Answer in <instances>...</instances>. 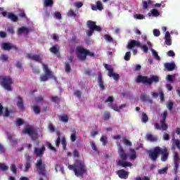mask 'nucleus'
Listing matches in <instances>:
<instances>
[{
	"instance_id": "nucleus-60",
	"label": "nucleus",
	"mask_w": 180,
	"mask_h": 180,
	"mask_svg": "<svg viewBox=\"0 0 180 180\" xmlns=\"http://www.w3.org/2000/svg\"><path fill=\"white\" fill-rule=\"evenodd\" d=\"M114 98L113 96H109L106 100H105V103H108L110 102V103H112L113 102Z\"/></svg>"
},
{
	"instance_id": "nucleus-22",
	"label": "nucleus",
	"mask_w": 180,
	"mask_h": 180,
	"mask_svg": "<svg viewBox=\"0 0 180 180\" xmlns=\"http://www.w3.org/2000/svg\"><path fill=\"white\" fill-rule=\"evenodd\" d=\"M96 5L91 6L92 11H102L103 9V5L101 1H96Z\"/></svg>"
},
{
	"instance_id": "nucleus-38",
	"label": "nucleus",
	"mask_w": 180,
	"mask_h": 180,
	"mask_svg": "<svg viewBox=\"0 0 180 180\" xmlns=\"http://www.w3.org/2000/svg\"><path fill=\"white\" fill-rule=\"evenodd\" d=\"M167 108L169 112H172V109H174V102L168 101L167 103Z\"/></svg>"
},
{
	"instance_id": "nucleus-11",
	"label": "nucleus",
	"mask_w": 180,
	"mask_h": 180,
	"mask_svg": "<svg viewBox=\"0 0 180 180\" xmlns=\"http://www.w3.org/2000/svg\"><path fill=\"white\" fill-rule=\"evenodd\" d=\"M104 67L105 68V70H108V77H110V78H113V79H115V81H119V79L120 78V76L119 75V74H116L115 72H113V68H112L110 65L108 64H104Z\"/></svg>"
},
{
	"instance_id": "nucleus-28",
	"label": "nucleus",
	"mask_w": 180,
	"mask_h": 180,
	"mask_svg": "<svg viewBox=\"0 0 180 180\" xmlns=\"http://www.w3.org/2000/svg\"><path fill=\"white\" fill-rule=\"evenodd\" d=\"M109 108L111 109H113V110H115V112H119V110L123 109V108H126V104H123L118 108L115 107L113 104H108Z\"/></svg>"
},
{
	"instance_id": "nucleus-26",
	"label": "nucleus",
	"mask_w": 180,
	"mask_h": 180,
	"mask_svg": "<svg viewBox=\"0 0 180 180\" xmlns=\"http://www.w3.org/2000/svg\"><path fill=\"white\" fill-rule=\"evenodd\" d=\"M146 140H148V141H151L152 143H154L155 141H157V140H158L157 136H154L151 134H147L146 136Z\"/></svg>"
},
{
	"instance_id": "nucleus-37",
	"label": "nucleus",
	"mask_w": 180,
	"mask_h": 180,
	"mask_svg": "<svg viewBox=\"0 0 180 180\" xmlns=\"http://www.w3.org/2000/svg\"><path fill=\"white\" fill-rule=\"evenodd\" d=\"M141 122L142 123H147L148 122V115L146 114V112L142 113V117H141Z\"/></svg>"
},
{
	"instance_id": "nucleus-41",
	"label": "nucleus",
	"mask_w": 180,
	"mask_h": 180,
	"mask_svg": "<svg viewBox=\"0 0 180 180\" xmlns=\"http://www.w3.org/2000/svg\"><path fill=\"white\" fill-rule=\"evenodd\" d=\"M104 120H109L110 119V112L109 111H105L103 115Z\"/></svg>"
},
{
	"instance_id": "nucleus-24",
	"label": "nucleus",
	"mask_w": 180,
	"mask_h": 180,
	"mask_svg": "<svg viewBox=\"0 0 180 180\" xmlns=\"http://www.w3.org/2000/svg\"><path fill=\"white\" fill-rule=\"evenodd\" d=\"M165 43L167 46L172 45V39H171V34H169V32H166L165 33Z\"/></svg>"
},
{
	"instance_id": "nucleus-34",
	"label": "nucleus",
	"mask_w": 180,
	"mask_h": 180,
	"mask_svg": "<svg viewBox=\"0 0 180 180\" xmlns=\"http://www.w3.org/2000/svg\"><path fill=\"white\" fill-rule=\"evenodd\" d=\"M56 134H57L58 139L56 141V147H60V143H61V138H60L61 133L60 132V131H57Z\"/></svg>"
},
{
	"instance_id": "nucleus-3",
	"label": "nucleus",
	"mask_w": 180,
	"mask_h": 180,
	"mask_svg": "<svg viewBox=\"0 0 180 180\" xmlns=\"http://www.w3.org/2000/svg\"><path fill=\"white\" fill-rule=\"evenodd\" d=\"M136 82L137 84H147L148 86H151L153 84H157L160 82V77L157 75H152L150 77L143 75H138Z\"/></svg>"
},
{
	"instance_id": "nucleus-17",
	"label": "nucleus",
	"mask_w": 180,
	"mask_h": 180,
	"mask_svg": "<svg viewBox=\"0 0 180 180\" xmlns=\"http://www.w3.org/2000/svg\"><path fill=\"white\" fill-rule=\"evenodd\" d=\"M1 49L5 51H9V50H15V51H18V46L10 44V43H3L1 44Z\"/></svg>"
},
{
	"instance_id": "nucleus-54",
	"label": "nucleus",
	"mask_w": 180,
	"mask_h": 180,
	"mask_svg": "<svg viewBox=\"0 0 180 180\" xmlns=\"http://www.w3.org/2000/svg\"><path fill=\"white\" fill-rule=\"evenodd\" d=\"M135 19H138L139 20H143L144 19V15L143 14H136L134 15Z\"/></svg>"
},
{
	"instance_id": "nucleus-14",
	"label": "nucleus",
	"mask_w": 180,
	"mask_h": 180,
	"mask_svg": "<svg viewBox=\"0 0 180 180\" xmlns=\"http://www.w3.org/2000/svg\"><path fill=\"white\" fill-rule=\"evenodd\" d=\"M174 171L175 172V174H177L178 169L179 168L180 158L179 155L176 151H174Z\"/></svg>"
},
{
	"instance_id": "nucleus-46",
	"label": "nucleus",
	"mask_w": 180,
	"mask_h": 180,
	"mask_svg": "<svg viewBox=\"0 0 180 180\" xmlns=\"http://www.w3.org/2000/svg\"><path fill=\"white\" fill-rule=\"evenodd\" d=\"M51 101L52 102H53L54 103H57L58 105V103H60V98L58 96H52Z\"/></svg>"
},
{
	"instance_id": "nucleus-52",
	"label": "nucleus",
	"mask_w": 180,
	"mask_h": 180,
	"mask_svg": "<svg viewBox=\"0 0 180 180\" xmlns=\"http://www.w3.org/2000/svg\"><path fill=\"white\" fill-rule=\"evenodd\" d=\"M123 143L124 144H125V146H129V147H131V143L130 142V141L126 139V137L123 138Z\"/></svg>"
},
{
	"instance_id": "nucleus-64",
	"label": "nucleus",
	"mask_w": 180,
	"mask_h": 180,
	"mask_svg": "<svg viewBox=\"0 0 180 180\" xmlns=\"http://www.w3.org/2000/svg\"><path fill=\"white\" fill-rule=\"evenodd\" d=\"M8 58V55L2 54L1 56V61H7Z\"/></svg>"
},
{
	"instance_id": "nucleus-20",
	"label": "nucleus",
	"mask_w": 180,
	"mask_h": 180,
	"mask_svg": "<svg viewBox=\"0 0 180 180\" xmlns=\"http://www.w3.org/2000/svg\"><path fill=\"white\" fill-rule=\"evenodd\" d=\"M17 107L22 112L25 110V105L23 104V98L20 96H17Z\"/></svg>"
},
{
	"instance_id": "nucleus-36",
	"label": "nucleus",
	"mask_w": 180,
	"mask_h": 180,
	"mask_svg": "<svg viewBox=\"0 0 180 180\" xmlns=\"http://www.w3.org/2000/svg\"><path fill=\"white\" fill-rule=\"evenodd\" d=\"M173 147H176L178 150H180V141L179 139H174L172 143Z\"/></svg>"
},
{
	"instance_id": "nucleus-49",
	"label": "nucleus",
	"mask_w": 180,
	"mask_h": 180,
	"mask_svg": "<svg viewBox=\"0 0 180 180\" xmlns=\"http://www.w3.org/2000/svg\"><path fill=\"white\" fill-rule=\"evenodd\" d=\"M151 51L153 56L155 57V58H156V60H160V56H158V53L155 51V50L152 49Z\"/></svg>"
},
{
	"instance_id": "nucleus-23",
	"label": "nucleus",
	"mask_w": 180,
	"mask_h": 180,
	"mask_svg": "<svg viewBox=\"0 0 180 180\" xmlns=\"http://www.w3.org/2000/svg\"><path fill=\"white\" fill-rule=\"evenodd\" d=\"M49 51L53 54H58V57H60V46L58 44H56L49 49Z\"/></svg>"
},
{
	"instance_id": "nucleus-12",
	"label": "nucleus",
	"mask_w": 180,
	"mask_h": 180,
	"mask_svg": "<svg viewBox=\"0 0 180 180\" xmlns=\"http://www.w3.org/2000/svg\"><path fill=\"white\" fill-rule=\"evenodd\" d=\"M23 134H29L32 140H37V132L33 128L26 127L22 129Z\"/></svg>"
},
{
	"instance_id": "nucleus-32",
	"label": "nucleus",
	"mask_w": 180,
	"mask_h": 180,
	"mask_svg": "<svg viewBox=\"0 0 180 180\" xmlns=\"http://www.w3.org/2000/svg\"><path fill=\"white\" fill-rule=\"evenodd\" d=\"M148 16H151L152 15L153 18H157L160 16V11H158L157 9H152L151 13H148Z\"/></svg>"
},
{
	"instance_id": "nucleus-30",
	"label": "nucleus",
	"mask_w": 180,
	"mask_h": 180,
	"mask_svg": "<svg viewBox=\"0 0 180 180\" xmlns=\"http://www.w3.org/2000/svg\"><path fill=\"white\" fill-rule=\"evenodd\" d=\"M8 19H10V20H12V22H18V16L13 14V13H8Z\"/></svg>"
},
{
	"instance_id": "nucleus-48",
	"label": "nucleus",
	"mask_w": 180,
	"mask_h": 180,
	"mask_svg": "<svg viewBox=\"0 0 180 180\" xmlns=\"http://www.w3.org/2000/svg\"><path fill=\"white\" fill-rule=\"evenodd\" d=\"M104 39L105 40H106V41H109L110 43H112V41H113V38H112L109 34H105Z\"/></svg>"
},
{
	"instance_id": "nucleus-25",
	"label": "nucleus",
	"mask_w": 180,
	"mask_h": 180,
	"mask_svg": "<svg viewBox=\"0 0 180 180\" xmlns=\"http://www.w3.org/2000/svg\"><path fill=\"white\" fill-rule=\"evenodd\" d=\"M98 82L99 88L101 89L102 91H105V85L103 84V80H102V73L101 72H98Z\"/></svg>"
},
{
	"instance_id": "nucleus-13",
	"label": "nucleus",
	"mask_w": 180,
	"mask_h": 180,
	"mask_svg": "<svg viewBox=\"0 0 180 180\" xmlns=\"http://www.w3.org/2000/svg\"><path fill=\"white\" fill-rule=\"evenodd\" d=\"M42 65H43V70L45 74L44 76L41 77V81L43 82H46V81L49 80V77H51L52 73H51V70L49 69V65L44 63H42Z\"/></svg>"
},
{
	"instance_id": "nucleus-8",
	"label": "nucleus",
	"mask_w": 180,
	"mask_h": 180,
	"mask_svg": "<svg viewBox=\"0 0 180 180\" xmlns=\"http://www.w3.org/2000/svg\"><path fill=\"white\" fill-rule=\"evenodd\" d=\"M35 168L39 175L46 176V174H47V170H46V163L43 162L41 158L37 160V162L35 163Z\"/></svg>"
},
{
	"instance_id": "nucleus-19",
	"label": "nucleus",
	"mask_w": 180,
	"mask_h": 180,
	"mask_svg": "<svg viewBox=\"0 0 180 180\" xmlns=\"http://www.w3.org/2000/svg\"><path fill=\"white\" fill-rule=\"evenodd\" d=\"M27 58H29L32 61H36L37 63H41V57H40V55L39 54L32 55V53H27Z\"/></svg>"
},
{
	"instance_id": "nucleus-1",
	"label": "nucleus",
	"mask_w": 180,
	"mask_h": 180,
	"mask_svg": "<svg viewBox=\"0 0 180 180\" xmlns=\"http://www.w3.org/2000/svg\"><path fill=\"white\" fill-rule=\"evenodd\" d=\"M68 169L70 171H74L76 176H82V178L84 177V175H85L87 171L85 163L81 160L75 162L73 165H70Z\"/></svg>"
},
{
	"instance_id": "nucleus-42",
	"label": "nucleus",
	"mask_w": 180,
	"mask_h": 180,
	"mask_svg": "<svg viewBox=\"0 0 180 180\" xmlns=\"http://www.w3.org/2000/svg\"><path fill=\"white\" fill-rule=\"evenodd\" d=\"M167 172H168V167H167L158 170V174H160V175L167 174Z\"/></svg>"
},
{
	"instance_id": "nucleus-15",
	"label": "nucleus",
	"mask_w": 180,
	"mask_h": 180,
	"mask_svg": "<svg viewBox=\"0 0 180 180\" xmlns=\"http://www.w3.org/2000/svg\"><path fill=\"white\" fill-rule=\"evenodd\" d=\"M160 154L161 161H162L163 162H165V161H168V158L169 157V151H168L167 148H164L163 149L160 148Z\"/></svg>"
},
{
	"instance_id": "nucleus-21",
	"label": "nucleus",
	"mask_w": 180,
	"mask_h": 180,
	"mask_svg": "<svg viewBox=\"0 0 180 180\" xmlns=\"http://www.w3.org/2000/svg\"><path fill=\"white\" fill-rule=\"evenodd\" d=\"M165 68L167 71H174L175 70V68L176 67V65H175V63L172 62V63H166L164 64Z\"/></svg>"
},
{
	"instance_id": "nucleus-50",
	"label": "nucleus",
	"mask_w": 180,
	"mask_h": 180,
	"mask_svg": "<svg viewBox=\"0 0 180 180\" xmlns=\"http://www.w3.org/2000/svg\"><path fill=\"white\" fill-rule=\"evenodd\" d=\"M11 171L13 173L14 175H16L17 174V169H16V165L13 164L11 166Z\"/></svg>"
},
{
	"instance_id": "nucleus-5",
	"label": "nucleus",
	"mask_w": 180,
	"mask_h": 180,
	"mask_svg": "<svg viewBox=\"0 0 180 180\" xmlns=\"http://www.w3.org/2000/svg\"><path fill=\"white\" fill-rule=\"evenodd\" d=\"M87 27L89 28V30L86 32V34L88 37H91L94 34V32H102V27L99 25H96V22L92 20L87 21Z\"/></svg>"
},
{
	"instance_id": "nucleus-35",
	"label": "nucleus",
	"mask_w": 180,
	"mask_h": 180,
	"mask_svg": "<svg viewBox=\"0 0 180 180\" xmlns=\"http://www.w3.org/2000/svg\"><path fill=\"white\" fill-rule=\"evenodd\" d=\"M53 4H54V1L53 0H44V6H45L46 8L49 6H53Z\"/></svg>"
},
{
	"instance_id": "nucleus-63",
	"label": "nucleus",
	"mask_w": 180,
	"mask_h": 180,
	"mask_svg": "<svg viewBox=\"0 0 180 180\" xmlns=\"http://www.w3.org/2000/svg\"><path fill=\"white\" fill-rule=\"evenodd\" d=\"M135 180H150V177L145 176L141 179V177L138 176L135 178Z\"/></svg>"
},
{
	"instance_id": "nucleus-27",
	"label": "nucleus",
	"mask_w": 180,
	"mask_h": 180,
	"mask_svg": "<svg viewBox=\"0 0 180 180\" xmlns=\"http://www.w3.org/2000/svg\"><path fill=\"white\" fill-rule=\"evenodd\" d=\"M153 4V1L148 0V1H142V9L146 11V9H148L149 5H151Z\"/></svg>"
},
{
	"instance_id": "nucleus-39",
	"label": "nucleus",
	"mask_w": 180,
	"mask_h": 180,
	"mask_svg": "<svg viewBox=\"0 0 180 180\" xmlns=\"http://www.w3.org/2000/svg\"><path fill=\"white\" fill-rule=\"evenodd\" d=\"M25 169L24 170V172H27L29 169L32 167V163L30 162H26L25 164Z\"/></svg>"
},
{
	"instance_id": "nucleus-56",
	"label": "nucleus",
	"mask_w": 180,
	"mask_h": 180,
	"mask_svg": "<svg viewBox=\"0 0 180 180\" xmlns=\"http://www.w3.org/2000/svg\"><path fill=\"white\" fill-rule=\"evenodd\" d=\"M61 122H63L64 123H67L68 122V115H65L62 117H60Z\"/></svg>"
},
{
	"instance_id": "nucleus-7",
	"label": "nucleus",
	"mask_w": 180,
	"mask_h": 180,
	"mask_svg": "<svg viewBox=\"0 0 180 180\" xmlns=\"http://www.w3.org/2000/svg\"><path fill=\"white\" fill-rule=\"evenodd\" d=\"M135 47H141L144 53H148V47L147 45L141 46V43L139 41L132 39L129 41L127 45V49L128 50H133Z\"/></svg>"
},
{
	"instance_id": "nucleus-33",
	"label": "nucleus",
	"mask_w": 180,
	"mask_h": 180,
	"mask_svg": "<svg viewBox=\"0 0 180 180\" xmlns=\"http://www.w3.org/2000/svg\"><path fill=\"white\" fill-rule=\"evenodd\" d=\"M131 155L129 156V158L131 161H134L137 158V156L136 155V150L134 149H130L129 150Z\"/></svg>"
},
{
	"instance_id": "nucleus-59",
	"label": "nucleus",
	"mask_w": 180,
	"mask_h": 180,
	"mask_svg": "<svg viewBox=\"0 0 180 180\" xmlns=\"http://www.w3.org/2000/svg\"><path fill=\"white\" fill-rule=\"evenodd\" d=\"M0 168L2 169V171H8L9 167L4 164L0 163Z\"/></svg>"
},
{
	"instance_id": "nucleus-45",
	"label": "nucleus",
	"mask_w": 180,
	"mask_h": 180,
	"mask_svg": "<svg viewBox=\"0 0 180 180\" xmlns=\"http://www.w3.org/2000/svg\"><path fill=\"white\" fill-rule=\"evenodd\" d=\"M100 141L103 143V146H106V143H108V138L106 136H102L100 139Z\"/></svg>"
},
{
	"instance_id": "nucleus-51",
	"label": "nucleus",
	"mask_w": 180,
	"mask_h": 180,
	"mask_svg": "<svg viewBox=\"0 0 180 180\" xmlns=\"http://www.w3.org/2000/svg\"><path fill=\"white\" fill-rule=\"evenodd\" d=\"M4 117H9L10 115H11V112L9 111V109H8V108H6L5 109V112L4 114H2Z\"/></svg>"
},
{
	"instance_id": "nucleus-55",
	"label": "nucleus",
	"mask_w": 180,
	"mask_h": 180,
	"mask_svg": "<svg viewBox=\"0 0 180 180\" xmlns=\"http://www.w3.org/2000/svg\"><path fill=\"white\" fill-rule=\"evenodd\" d=\"M33 110L35 113V115H39L40 113V108H39V106L35 105L33 107Z\"/></svg>"
},
{
	"instance_id": "nucleus-44",
	"label": "nucleus",
	"mask_w": 180,
	"mask_h": 180,
	"mask_svg": "<svg viewBox=\"0 0 180 180\" xmlns=\"http://www.w3.org/2000/svg\"><path fill=\"white\" fill-rule=\"evenodd\" d=\"M91 147L94 151L96 153H98V148H96V144H95V142L94 141H90Z\"/></svg>"
},
{
	"instance_id": "nucleus-4",
	"label": "nucleus",
	"mask_w": 180,
	"mask_h": 180,
	"mask_svg": "<svg viewBox=\"0 0 180 180\" xmlns=\"http://www.w3.org/2000/svg\"><path fill=\"white\" fill-rule=\"evenodd\" d=\"M76 50L77 53H79L77 58L80 61H85V60H86V56H89V57H95V53H94V52H91L89 50L85 49V48L79 46Z\"/></svg>"
},
{
	"instance_id": "nucleus-31",
	"label": "nucleus",
	"mask_w": 180,
	"mask_h": 180,
	"mask_svg": "<svg viewBox=\"0 0 180 180\" xmlns=\"http://www.w3.org/2000/svg\"><path fill=\"white\" fill-rule=\"evenodd\" d=\"M18 34H22V33L27 34L29 33V32H30V30H29V28L26 27H21L18 28Z\"/></svg>"
},
{
	"instance_id": "nucleus-18",
	"label": "nucleus",
	"mask_w": 180,
	"mask_h": 180,
	"mask_svg": "<svg viewBox=\"0 0 180 180\" xmlns=\"http://www.w3.org/2000/svg\"><path fill=\"white\" fill-rule=\"evenodd\" d=\"M117 175L121 179H127L129 178V172H126L124 169H120L117 172Z\"/></svg>"
},
{
	"instance_id": "nucleus-58",
	"label": "nucleus",
	"mask_w": 180,
	"mask_h": 180,
	"mask_svg": "<svg viewBox=\"0 0 180 180\" xmlns=\"http://www.w3.org/2000/svg\"><path fill=\"white\" fill-rule=\"evenodd\" d=\"M55 18H56V19H58V20H61L63 19V18L61 16V13L56 12L55 13Z\"/></svg>"
},
{
	"instance_id": "nucleus-10",
	"label": "nucleus",
	"mask_w": 180,
	"mask_h": 180,
	"mask_svg": "<svg viewBox=\"0 0 180 180\" xmlns=\"http://www.w3.org/2000/svg\"><path fill=\"white\" fill-rule=\"evenodd\" d=\"M168 116V111L165 110L160 114V124H162V130H168V125L167 124V117Z\"/></svg>"
},
{
	"instance_id": "nucleus-2",
	"label": "nucleus",
	"mask_w": 180,
	"mask_h": 180,
	"mask_svg": "<svg viewBox=\"0 0 180 180\" xmlns=\"http://www.w3.org/2000/svg\"><path fill=\"white\" fill-rule=\"evenodd\" d=\"M117 150H118V154L121 160H117V165L118 167H122V168H127V167H131V165H133L131 162H126L127 161L129 154L126 153L122 145L120 144L118 145Z\"/></svg>"
},
{
	"instance_id": "nucleus-43",
	"label": "nucleus",
	"mask_w": 180,
	"mask_h": 180,
	"mask_svg": "<svg viewBox=\"0 0 180 180\" xmlns=\"http://www.w3.org/2000/svg\"><path fill=\"white\" fill-rule=\"evenodd\" d=\"M25 158L27 159L26 162L32 163L33 162V156L25 154Z\"/></svg>"
},
{
	"instance_id": "nucleus-62",
	"label": "nucleus",
	"mask_w": 180,
	"mask_h": 180,
	"mask_svg": "<svg viewBox=\"0 0 180 180\" xmlns=\"http://www.w3.org/2000/svg\"><path fill=\"white\" fill-rule=\"evenodd\" d=\"M16 123H17L18 126H22V124H23L25 123V122L22 119L18 118Z\"/></svg>"
},
{
	"instance_id": "nucleus-16",
	"label": "nucleus",
	"mask_w": 180,
	"mask_h": 180,
	"mask_svg": "<svg viewBox=\"0 0 180 180\" xmlns=\"http://www.w3.org/2000/svg\"><path fill=\"white\" fill-rule=\"evenodd\" d=\"M45 151H46V146H41L40 148H34V154H35L37 157H39V158H41V157L44 155Z\"/></svg>"
},
{
	"instance_id": "nucleus-53",
	"label": "nucleus",
	"mask_w": 180,
	"mask_h": 180,
	"mask_svg": "<svg viewBox=\"0 0 180 180\" xmlns=\"http://www.w3.org/2000/svg\"><path fill=\"white\" fill-rule=\"evenodd\" d=\"M68 16L72 18L74 16H77V13H75V11H74L72 10H69V11L68 13Z\"/></svg>"
},
{
	"instance_id": "nucleus-47",
	"label": "nucleus",
	"mask_w": 180,
	"mask_h": 180,
	"mask_svg": "<svg viewBox=\"0 0 180 180\" xmlns=\"http://www.w3.org/2000/svg\"><path fill=\"white\" fill-rule=\"evenodd\" d=\"M130 57H131V53H130V51H128L125 53L124 58L125 61H129Z\"/></svg>"
},
{
	"instance_id": "nucleus-61",
	"label": "nucleus",
	"mask_w": 180,
	"mask_h": 180,
	"mask_svg": "<svg viewBox=\"0 0 180 180\" xmlns=\"http://www.w3.org/2000/svg\"><path fill=\"white\" fill-rule=\"evenodd\" d=\"M153 34L155 36V37H158V36L161 34V32L159 31V30L155 29L153 30Z\"/></svg>"
},
{
	"instance_id": "nucleus-6",
	"label": "nucleus",
	"mask_w": 180,
	"mask_h": 180,
	"mask_svg": "<svg viewBox=\"0 0 180 180\" xmlns=\"http://www.w3.org/2000/svg\"><path fill=\"white\" fill-rule=\"evenodd\" d=\"M0 84L3 86L6 91H12V84H13V80L9 76H0Z\"/></svg>"
},
{
	"instance_id": "nucleus-57",
	"label": "nucleus",
	"mask_w": 180,
	"mask_h": 180,
	"mask_svg": "<svg viewBox=\"0 0 180 180\" xmlns=\"http://www.w3.org/2000/svg\"><path fill=\"white\" fill-rule=\"evenodd\" d=\"M65 71L66 72H71V66L68 64V63H65Z\"/></svg>"
},
{
	"instance_id": "nucleus-9",
	"label": "nucleus",
	"mask_w": 180,
	"mask_h": 180,
	"mask_svg": "<svg viewBox=\"0 0 180 180\" xmlns=\"http://www.w3.org/2000/svg\"><path fill=\"white\" fill-rule=\"evenodd\" d=\"M161 153V148L159 146H156L154 148L153 150H149V158L151 161H157L158 158V155Z\"/></svg>"
},
{
	"instance_id": "nucleus-29",
	"label": "nucleus",
	"mask_w": 180,
	"mask_h": 180,
	"mask_svg": "<svg viewBox=\"0 0 180 180\" xmlns=\"http://www.w3.org/2000/svg\"><path fill=\"white\" fill-rule=\"evenodd\" d=\"M141 101L145 102L146 101H148L150 103H153V101L151 99H148V96L146 93H142L141 94Z\"/></svg>"
},
{
	"instance_id": "nucleus-40",
	"label": "nucleus",
	"mask_w": 180,
	"mask_h": 180,
	"mask_svg": "<svg viewBox=\"0 0 180 180\" xmlns=\"http://www.w3.org/2000/svg\"><path fill=\"white\" fill-rule=\"evenodd\" d=\"M61 144L63 146V150H66V148H67V141H65V136H63L62 138Z\"/></svg>"
}]
</instances>
